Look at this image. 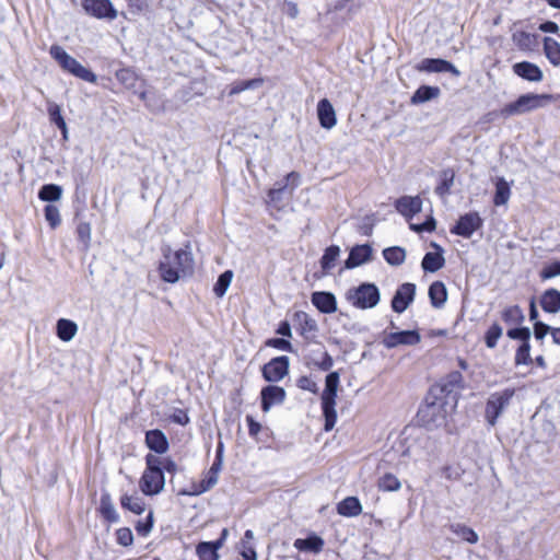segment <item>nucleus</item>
Segmentation results:
<instances>
[{
	"label": "nucleus",
	"instance_id": "79ce46f5",
	"mask_svg": "<svg viewBox=\"0 0 560 560\" xmlns=\"http://www.w3.org/2000/svg\"><path fill=\"white\" fill-rule=\"evenodd\" d=\"M264 82H265L264 78H254V79H249V80L234 82L233 84H231L229 95L233 96V95L240 94L246 90L257 89V88L261 86L264 84Z\"/></svg>",
	"mask_w": 560,
	"mask_h": 560
},
{
	"label": "nucleus",
	"instance_id": "4d7b16f0",
	"mask_svg": "<svg viewBox=\"0 0 560 560\" xmlns=\"http://www.w3.org/2000/svg\"><path fill=\"white\" fill-rule=\"evenodd\" d=\"M45 219L51 229H56L61 223L59 209L54 205H47L44 208Z\"/></svg>",
	"mask_w": 560,
	"mask_h": 560
},
{
	"label": "nucleus",
	"instance_id": "4be33fe9",
	"mask_svg": "<svg viewBox=\"0 0 560 560\" xmlns=\"http://www.w3.org/2000/svg\"><path fill=\"white\" fill-rule=\"evenodd\" d=\"M218 474L209 469L199 482H192L189 488L179 491L183 495H199L210 490L218 482Z\"/></svg>",
	"mask_w": 560,
	"mask_h": 560
},
{
	"label": "nucleus",
	"instance_id": "c756f323",
	"mask_svg": "<svg viewBox=\"0 0 560 560\" xmlns=\"http://www.w3.org/2000/svg\"><path fill=\"white\" fill-rule=\"evenodd\" d=\"M337 513L345 517H354L362 513V505L357 497H347L337 504Z\"/></svg>",
	"mask_w": 560,
	"mask_h": 560
},
{
	"label": "nucleus",
	"instance_id": "de8ad7c7",
	"mask_svg": "<svg viewBox=\"0 0 560 560\" xmlns=\"http://www.w3.org/2000/svg\"><path fill=\"white\" fill-rule=\"evenodd\" d=\"M232 279H233L232 270H225L224 272H222L219 276V278L213 287V292H214L215 296L222 298L226 293V291L232 282Z\"/></svg>",
	"mask_w": 560,
	"mask_h": 560
},
{
	"label": "nucleus",
	"instance_id": "393cba45",
	"mask_svg": "<svg viewBox=\"0 0 560 560\" xmlns=\"http://www.w3.org/2000/svg\"><path fill=\"white\" fill-rule=\"evenodd\" d=\"M431 246L435 248L436 252L427 253L421 262L422 269L427 272H435L445 265L442 247L436 243H432Z\"/></svg>",
	"mask_w": 560,
	"mask_h": 560
},
{
	"label": "nucleus",
	"instance_id": "e433bc0d",
	"mask_svg": "<svg viewBox=\"0 0 560 560\" xmlns=\"http://www.w3.org/2000/svg\"><path fill=\"white\" fill-rule=\"evenodd\" d=\"M429 298L432 306L440 308L447 300L446 287L442 281H434L429 287Z\"/></svg>",
	"mask_w": 560,
	"mask_h": 560
},
{
	"label": "nucleus",
	"instance_id": "9d476101",
	"mask_svg": "<svg viewBox=\"0 0 560 560\" xmlns=\"http://www.w3.org/2000/svg\"><path fill=\"white\" fill-rule=\"evenodd\" d=\"M300 184V174L295 171L288 173L283 182H277L273 188L267 191L266 203L273 208L279 209V205L282 201V194L290 187L291 191L295 189Z\"/></svg>",
	"mask_w": 560,
	"mask_h": 560
},
{
	"label": "nucleus",
	"instance_id": "a878e982",
	"mask_svg": "<svg viewBox=\"0 0 560 560\" xmlns=\"http://www.w3.org/2000/svg\"><path fill=\"white\" fill-rule=\"evenodd\" d=\"M372 257V247L369 244L355 245L351 248L346 260L347 268H355L369 261Z\"/></svg>",
	"mask_w": 560,
	"mask_h": 560
},
{
	"label": "nucleus",
	"instance_id": "0eeeda50",
	"mask_svg": "<svg viewBox=\"0 0 560 560\" xmlns=\"http://www.w3.org/2000/svg\"><path fill=\"white\" fill-rule=\"evenodd\" d=\"M515 395V388H505L501 392L492 393L486 401L485 419L490 427L497 424L498 418L509 406Z\"/></svg>",
	"mask_w": 560,
	"mask_h": 560
},
{
	"label": "nucleus",
	"instance_id": "37998d69",
	"mask_svg": "<svg viewBox=\"0 0 560 560\" xmlns=\"http://www.w3.org/2000/svg\"><path fill=\"white\" fill-rule=\"evenodd\" d=\"M383 257L387 264L399 266L406 259V250L400 246L387 247L383 250Z\"/></svg>",
	"mask_w": 560,
	"mask_h": 560
},
{
	"label": "nucleus",
	"instance_id": "7c9ffc66",
	"mask_svg": "<svg viewBox=\"0 0 560 560\" xmlns=\"http://www.w3.org/2000/svg\"><path fill=\"white\" fill-rule=\"evenodd\" d=\"M222 546V540L201 541L196 547V553L199 560H219L218 550Z\"/></svg>",
	"mask_w": 560,
	"mask_h": 560
},
{
	"label": "nucleus",
	"instance_id": "b1692460",
	"mask_svg": "<svg viewBox=\"0 0 560 560\" xmlns=\"http://www.w3.org/2000/svg\"><path fill=\"white\" fill-rule=\"evenodd\" d=\"M313 305L324 314H331L337 311V301L332 293L318 291L312 294Z\"/></svg>",
	"mask_w": 560,
	"mask_h": 560
},
{
	"label": "nucleus",
	"instance_id": "69168bd1",
	"mask_svg": "<svg viewBox=\"0 0 560 560\" xmlns=\"http://www.w3.org/2000/svg\"><path fill=\"white\" fill-rule=\"evenodd\" d=\"M532 39H533V35L525 31H521V32L513 34L514 43L522 49L528 48L529 45L532 44Z\"/></svg>",
	"mask_w": 560,
	"mask_h": 560
},
{
	"label": "nucleus",
	"instance_id": "39448f33",
	"mask_svg": "<svg viewBox=\"0 0 560 560\" xmlns=\"http://www.w3.org/2000/svg\"><path fill=\"white\" fill-rule=\"evenodd\" d=\"M446 418L445 402L438 398L432 401H429V398H427L417 412L418 423L427 430L441 427L446 422Z\"/></svg>",
	"mask_w": 560,
	"mask_h": 560
},
{
	"label": "nucleus",
	"instance_id": "bf43d9fd",
	"mask_svg": "<svg viewBox=\"0 0 560 560\" xmlns=\"http://www.w3.org/2000/svg\"><path fill=\"white\" fill-rule=\"evenodd\" d=\"M409 229L417 233H422V232L431 233V232L435 231V229H436V220L432 215H429L427 218V220L421 224L409 223Z\"/></svg>",
	"mask_w": 560,
	"mask_h": 560
},
{
	"label": "nucleus",
	"instance_id": "f03ea898",
	"mask_svg": "<svg viewBox=\"0 0 560 560\" xmlns=\"http://www.w3.org/2000/svg\"><path fill=\"white\" fill-rule=\"evenodd\" d=\"M340 383V375L337 371L330 372L325 377V388L320 395V406L324 416V430L329 432L337 422L336 400Z\"/></svg>",
	"mask_w": 560,
	"mask_h": 560
},
{
	"label": "nucleus",
	"instance_id": "9b49d317",
	"mask_svg": "<svg viewBox=\"0 0 560 560\" xmlns=\"http://www.w3.org/2000/svg\"><path fill=\"white\" fill-rule=\"evenodd\" d=\"M421 341L418 330H401L393 332H384L382 345L387 349L399 346H416Z\"/></svg>",
	"mask_w": 560,
	"mask_h": 560
},
{
	"label": "nucleus",
	"instance_id": "603ef678",
	"mask_svg": "<svg viewBox=\"0 0 560 560\" xmlns=\"http://www.w3.org/2000/svg\"><path fill=\"white\" fill-rule=\"evenodd\" d=\"M533 362L530 358V343L523 342L518 346L514 355L515 365H528Z\"/></svg>",
	"mask_w": 560,
	"mask_h": 560
},
{
	"label": "nucleus",
	"instance_id": "412c9836",
	"mask_svg": "<svg viewBox=\"0 0 560 560\" xmlns=\"http://www.w3.org/2000/svg\"><path fill=\"white\" fill-rule=\"evenodd\" d=\"M97 513L100 517L107 524H114L119 521V514L115 509L109 492H102L100 498V504L97 506Z\"/></svg>",
	"mask_w": 560,
	"mask_h": 560
},
{
	"label": "nucleus",
	"instance_id": "2eb2a0df",
	"mask_svg": "<svg viewBox=\"0 0 560 560\" xmlns=\"http://www.w3.org/2000/svg\"><path fill=\"white\" fill-rule=\"evenodd\" d=\"M416 69L427 73L448 72L454 77L460 74L459 70L452 62L441 58H424L417 65Z\"/></svg>",
	"mask_w": 560,
	"mask_h": 560
},
{
	"label": "nucleus",
	"instance_id": "1a4fd4ad",
	"mask_svg": "<svg viewBox=\"0 0 560 560\" xmlns=\"http://www.w3.org/2000/svg\"><path fill=\"white\" fill-rule=\"evenodd\" d=\"M81 7L86 15L97 20L113 21L118 15L110 0H81Z\"/></svg>",
	"mask_w": 560,
	"mask_h": 560
},
{
	"label": "nucleus",
	"instance_id": "f257e3e1",
	"mask_svg": "<svg viewBox=\"0 0 560 560\" xmlns=\"http://www.w3.org/2000/svg\"><path fill=\"white\" fill-rule=\"evenodd\" d=\"M161 252L162 259L159 262L158 271L164 282L175 283L180 278L192 273L194 256L189 244L175 250L166 245L162 247Z\"/></svg>",
	"mask_w": 560,
	"mask_h": 560
},
{
	"label": "nucleus",
	"instance_id": "680f3d73",
	"mask_svg": "<svg viewBox=\"0 0 560 560\" xmlns=\"http://www.w3.org/2000/svg\"><path fill=\"white\" fill-rule=\"evenodd\" d=\"M560 276V261H555L544 267L539 277L542 281Z\"/></svg>",
	"mask_w": 560,
	"mask_h": 560
},
{
	"label": "nucleus",
	"instance_id": "20e7f679",
	"mask_svg": "<svg viewBox=\"0 0 560 560\" xmlns=\"http://www.w3.org/2000/svg\"><path fill=\"white\" fill-rule=\"evenodd\" d=\"M50 56L58 62L60 68L85 82L95 84L97 77L90 69L82 66L75 58L70 56L62 47L52 45L49 49Z\"/></svg>",
	"mask_w": 560,
	"mask_h": 560
},
{
	"label": "nucleus",
	"instance_id": "a19ab883",
	"mask_svg": "<svg viewBox=\"0 0 560 560\" xmlns=\"http://www.w3.org/2000/svg\"><path fill=\"white\" fill-rule=\"evenodd\" d=\"M376 486L381 492H396L401 488V482L394 474L386 472L377 479Z\"/></svg>",
	"mask_w": 560,
	"mask_h": 560
},
{
	"label": "nucleus",
	"instance_id": "864d4df0",
	"mask_svg": "<svg viewBox=\"0 0 560 560\" xmlns=\"http://www.w3.org/2000/svg\"><path fill=\"white\" fill-rule=\"evenodd\" d=\"M295 385L299 389L317 395L319 393L318 385L312 375H301L296 378Z\"/></svg>",
	"mask_w": 560,
	"mask_h": 560
},
{
	"label": "nucleus",
	"instance_id": "423d86ee",
	"mask_svg": "<svg viewBox=\"0 0 560 560\" xmlns=\"http://www.w3.org/2000/svg\"><path fill=\"white\" fill-rule=\"evenodd\" d=\"M346 299L353 307L368 310L376 306L381 296L378 288L374 283L364 282L349 289Z\"/></svg>",
	"mask_w": 560,
	"mask_h": 560
},
{
	"label": "nucleus",
	"instance_id": "4c0bfd02",
	"mask_svg": "<svg viewBox=\"0 0 560 560\" xmlns=\"http://www.w3.org/2000/svg\"><path fill=\"white\" fill-rule=\"evenodd\" d=\"M78 331V325L67 318H60L57 320L56 332L60 340L68 342L70 341Z\"/></svg>",
	"mask_w": 560,
	"mask_h": 560
},
{
	"label": "nucleus",
	"instance_id": "f704fd0d",
	"mask_svg": "<svg viewBox=\"0 0 560 560\" xmlns=\"http://www.w3.org/2000/svg\"><path fill=\"white\" fill-rule=\"evenodd\" d=\"M293 320L298 325V330L301 336L313 334L317 329V324L306 312L296 311L293 315Z\"/></svg>",
	"mask_w": 560,
	"mask_h": 560
},
{
	"label": "nucleus",
	"instance_id": "8fccbe9b",
	"mask_svg": "<svg viewBox=\"0 0 560 560\" xmlns=\"http://www.w3.org/2000/svg\"><path fill=\"white\" fill-rule=\"evenodd\" d=\"M340 249L337 245L327 247L320 258V266L324 270H330L339 256Z\"/></svg>",
	"mask_w": 560,
	"mask_h": 560
},
{
	"label": "nucleus",
	"instance_id": "338daca9",
	"mask_svg": "<svg viewBox=\"0 0 560 560\" xmlns=\"http://www.w3.org/2000/svg\"><path fill=\"white\" fill-rule=\"evenodd\" d=\"M223 450H224V446H223V443L220 441L217 445V450H215V457H214V460L210 467V469L212 471H214L215 474L219 475L221 468H222V463H223Z\"/></svg>",
	"mask_w": 560,
	"mask_h": 560
},
{
	"label": "nucleus",
	"instance_id": "6e6d98bb",
	"mask_svg": "<svg viewBox=\"0 0 560 560\" xmlns=\"http://www.w3.org/2000/svg\"><path fill=\"white\" fill-rule=\"evenodd\" d=\"M265 347L277 349L285 352H294V348L290 340L285 338H268L264 342Z\"/></svg>",
	"mask_w": 560,
	"mask_h": 560
},
{
	"label": "nucleus",
	"instance_id": "c85d7f7f",
	"mask_svg": "<svg viewBox=\"0 0 560 560\" xmlns=\"http://www.w3.org/2000/svg\"><path fill=\"white\" fill-rule=\"evenodd\" d=\"M325 541L316 534H311L307 538H298L294 540V548L299 551L319 553L324 548Z\"/></svg>",
	"mask_w": 560,
	"mask_h": 560
},
{
	"label": "nucleus",
	"instance_id": "052dcab7",
	"mask_svg": "<svg viewBox=\"0 0 560 560\" xmlns=\"http://www.w3.org/2000/svg\"><path fill=\"white\" fill-rule=\"evenodd\" d=\"M75 233L78 240L84 245H89L91 242V224L89 222H80L77 225Z\"/></svg>",
	"mask_w": 560,
	"mask_h": 560
},
{
	"label": "nucleus",
	"instance_id": "6e6552de",
	"mask_svg": "<svg viewBox=\"0 0 560 560\" xmlns=\"http://www.w3.org/2000/svg\"><path fill=\"white\" fill-rule=\"evenodd\" d=\"M290 372V359L287 355L271 358L261 366L262 378L271 384L279 383Z\"/></svg>",
	"mask_w": 560,
	"mask_h": 560
},
{
	"label": "nucleus",
	"instance_id": "6ab92c4d",
	"mask_svg": "<svg viewBox=\"0 0 560 560\" xmlns=\"http://www.w3.org/2000/svg\"><path fill=\"white\" fill-rule=\"evenodd\" d=\"M512 70L517 77L530 82H539L544 78L541 69L530 61L516 62Z\"/></svg>",
	"mask_w": 560,
	"mask_h": 560
},
{
	"label": "nucleus",
	"instance_id": "cd10ccee",
	"mask_svg": "<svg viewBox=\"0 0 560 560\" xmlns=\"http://www.w3.org/2000/svg\"><path fill=\"white\" fill-rule=\"evenodd\" d=\"M539 303L546 313L556 314L560 312V291L555 288L545 290L540 295Z\"/></svg>",
	"mask_w": 560,
	"mask_h": 560
},
{
	"label": "nucleus",
	"instance_id": "aec40b11",
	"mask_svg": "<svg viewBox=\"0 0 560 560\" xmlns=\"http://www.w3.org/2000/svg\"><path fill=\"white\" fill-rule=\"evenodd\" d=\"M120 506L124 511L135 515H141L147 509L144 500L135 490L132 493L122 492L119 498Z\"/></svg>",
	"mask_w": 560,
	"mask_h": 560
},
{
	"label": "nucleus",
	"instance_id": "ddd939ff",
	"mask_svg": "<svg viewBox=\"0 0 560 560\" xmlns=\"http://www.w3.org/2000/svg\"><path fill=\"white\" fill-rule=\"evenodd\" d=\"M287 398V393L283 387L269 384L260 390V407L264 412H268L272 406L281 405Z\"/></svg>",
	"mask_w": 560,
	"mask_h": 560
},
{
	"label": "nucleus",
	"instance_id": "dca6fc26",
	"mask_svg": "<svg viewBox=\"0 0 560 560\" xmlns=\"http://www.w3.org/2000/svg\"><path fill=\"white\" fill-rule=\"evenodd\" d=\"M422 199L420 196H402L395 201V209L398 213L410 221L415 214L422 210Z\"/></svg>",
	"mask_w": 560,
	"mask_h": 560
},
{
	"label": "nucleus",
	"instance_id": "5fc2aeb1",
	"mask_svg": "<svg viewBox=\"0 0 560 560\" xmlns=\"http://www.w3.org/2000/svg\"><path fill=\"white\" fill-rule=\"evenodd\" d=\"M116 542L121 547H131L133 545V534L129 527H119L115 532Z\"/></svg>",
	"mask_w": 560,
	"mask_h": 560
},
{
	"label": "nucleus",
	"instance_id": "774afa93",
	"mask_svg": "<svg viewBox=\"0 0 560 560\" xmlns=\"http://www.w3.org/2000/svg\"><path fill=\"white\" fill-rule=\"evenodd\" d=\"M314 365L320 371H329L334 365L332 357L324 350L320 361L315 362Z\"/></svg>",
	"mask_w": 560,
	"mask_h": 560
},
{
	"label": "nucleus",
	"instance_id": "72a5a7b5",
	"mask_svg": "<svg viewBox=\"0 0 560 560\" xmlns=\"http://www.w3.org/2000/svg\"><path fill=\"white\" fill-rule=\"evenodd\" d=\"M522 103L524 104V107L526 112L535 110L539 107L545 106L547 103L552 101L551 94H534V93H527L520 95Z\"/></svg>",
	"mask_w": 560,
	"mask_h": 560
},
{
	"label": "nucleus",
	"instance_id": "a18cd8bd",
	"mask_svg": "<svg viewBox=\"0 0 560 560\" xmlns=\"http://www.w3.org/2000/svg\"><path fill=\"white\" fill-rule=\"evenodd\" d=\"M450 530L469 544H476L478 541L476 532L465 524H451Z\"/></svg>",
	"mask_w": 560,
	"mask_h": 560
},
{
	"label": "nucleus",
	"instance_id": "4468645a",
	"mask_svg": "<svg viewBox=\"0 0 560 560\" xmlns=\"http://www.w3.org/2000/svg\"><path fill=\"white\" fill-rule=\"evenodd\" d=\"M416 295V285L410 282L402 283L396 290L392 299V308L396 313H402L413 302Z\"/></svg>",
	"mask_w": 560,
	"mask_h": 560
},
{
	"label": "nucleus",
	"instance_id": "c03bdc74",
	"mask_svg": "<svg viewBox=\"0 0 560 560\" xmlns=\"http://www.w3.org/2000/svg\"><path fill=\"white\" fill-rule=\"evenodd\" d=\"M502 335H503L502 326L498 322L492 323L489 326V328L486 330L485 336H483V341H485V345L487 346V348H489V349L495 348L498 345V341L502 337Z\"/></svg>",
	"mask_w": 560,
	"mask_h": 560
},
{
	"label": "nucleus",
	"instance_id": "f3484780",
	"mask_svg": "<svg viewBox=\"0 0 560 560\" xmlns=\"http://www.w3.org/2000/svg\"><path fill=\"white\" fill-rule=\"evenodd\" d=\"M115 78L126 90L131 92L136 91L138 86L147 85V80L130 67L118 69L115 72Z\"/></svg>",
	"mask_w": 560,
	"mask_h": 560
},
{
	"label": "nucleus",
	"instance_id": "7ed1b4c3",
	"mask_svg": "<svg viewBox=\"0 0 560 560\" xmlns=\"http://www.w3.org/2000/svg\"><path fill=\"white\" fill-rule=\"evenodd\" d=\"M145 468L139 479L140 491L148 497H153L161 493L165 486V476L160 467L155 466L159 463L155 455L149 453L144 456Z\"/></svg>",
	"mask_w": 560,
	"mask_h": 560
},
{
	"label": "nucleus",
	"instance_id": "5701e85b",
	"mask_svg": "<svg viewBox=\"0 0 560 560\" xmlns=\"http://www.w3.org/2000/svg\"><path fill=\"white\" fill-rule=\"evenodd\" d=\"M317 117L320 127L331 129L337 124L336 112L328 98H322L317 103Z\"/></svg>",
	"mask_w": 560,
	"mask_h": 560
},
{
	"label": "nucleus",
	"instance_id": "09e8293b",
	"mask_svg": "<svg viewBox=\"0 0 560 560\" xmlns=\"http://www.w3.org/2000/svg\"><path fill=\"white\" fill-rule=\"evenodd\" d=\"M154 525V514L150 510L143 520H139L135 524V529L140 537H147L152 532Z\"/></svg>",
	"mask_w": 560,
	"mask_h": 560
},
{
	"label": "nucleus",
	"instance_id": "13d9d810",
	"mask_svg": "<svg viewBox=\"0 0 560 560\" xmlns=\"http://www.w3.org/2000/svg\"><path fill=\"white\" fill-rule=\"evenodd\" d=\"M506 336L513 340H521L523 342H528L530 339V330L528 327H514L508 329Z\"/></svg>",
	"mask_w": 560,
	"mask_h": 560
},
{
	"label": "nucleus",
	"instance_id": "e2e57ef3",
	"mask_svg": "<svg viewBox=\"0 0 560 560\" xmlns=\"http://www.w3.org/2000/svg\"><path fill=\"white\" fill-rule=\"evenodd\" d=\"M155 459L159 462L155 463V466L160 467L161 471H167L170 474L177 471V464L171 457H159L155 455Z\"/></svg>",
	"mask_w": 560,
	"mask_h": 560
},
{
	"label": "nucleus",
	"instance_id": "2f4dec72",
	"mask_svg": "<svg viewBox=\"0 0 560 560\" xmlns=\"http://www.w3.org/2000/svg\"><path fill=\"white\" fill-rule=\"evenodd\" d=\"M441 94L439 86L420 85L410 98L412 105H419L431 100L438 98Z\"/></svg>",
	"mask_w": 560,
	"mask_h": 560
},
{
	"label": "nucleus",
	"instance_id": "c9c22d12",
	"mask_svg": "<svg viewBox=\"0 0 560 560\" xmlns=\"http://www.w3.org/2000/svg\"><path fill=\"white\" fill-rule=\"evenodd\" d=\"M495 191L492 202L494 206H504L511 197V186L504 177H497L494 180Z\"/></svg>",
	"mask_w": 560,
	"mask_h": 560
},
{
	"label": "nucleus",
	"instance_id": "0e129e2a",
	"mask_svg": "<svg viewBox=\"0 0 560 560\" xmlns=\"http://www.w3.org/2000/svg\"><path fill=\"white\" fill-rule=\"evenodd\" d=\"M240 556L242 560H257V552L252 542L242 540Z\"/></svg>",
	"mask_w": 560,
	"mask_h": 560
},
{
	"label": "nucleus",
	"instance_id": "58836bf2",
	"mask_svg": "<svg viewBox=\"0 0 560 560\" xmlns=\"http://www.w3.org/2000/svg\"><path fill=\"white\" fill-rule=\"evenodd\" d=\"M501 319L506 325L518 326L524 322L525 316L523 310L518 305H510L501 312Z\"/></svg>",
	"mask_w": 560,
	"mask_h": 560
},
{
	"label": "nucleus",
	"instance_id": "f8f14e48",
	"mask_svg": "<svg viewBox=\"0 0 560 560\" xmlns=\"http://www.w3.org/2000/svg\"><path fill=\"white\" fill-rule=\"evenodd\" d=\"M482 226V219L478 212H469L460 215L456 224L451 228V233L454 235L469 238L474 232Z\"/></svg>",
	"mask_w": 560,
	"mask_h": 560
},
{
	"label": "nucleus",
	"instance_id": "3c124183",
	"mask_svg": "<svg viewBox=\"0 0 560 560\" xmlns=\"http://www.w3.org/2000/svg\"><path fill=\"white\" fill-rule=\"evenodd\" d=\"M525 113L527 112L520 96L514 102L505 104L499 112V114L504 118Z\"/></svg>",
	"mask_w": 560,
	"mask_h": 560
},
{
	"label": "nucleus",
	"instance_id": "ea45409f",
	"mask_svg": "<svg viewBox=\"0 0 560 560\" xmlns=\"http://www.w3.org/2000/svg\"><path fill=\"white\" fill-rule=\"evenodd\" d=\"M47 112H48L49 120L58 127V129L62 133V138L67 139L68 138V128H67V124L61 115L60 106L56 103H48Z\"/></svg>",
	"mask_w": 560,
	"mask_h": 560
},
{
	"label": "nucleus",
	"instance_id": "49530a36",
	"mask_svg": "<svg viewBox=\"0 0 560 560\" xmlns=\"http://www.w3.org/2000/svg\"><path fill=\"white\" fill-rule=\"evenodd\" d=\"M62 189L56 184H46L38 191V198L43 201H57L60 199Z\"/></svg>",
	"mask_w": 560,
	"mask_h": 560
},
{
	"label": "nucleus",
	"instance_id": "473e14b6",
	"mask_svg": "<svg viewBox=\"0 0 560 560\" xmlns=\"http://www.w3.org/2000/svg\"><path fill=\"white\" fill-rule=\"evenodd\" d=\"M542 50L550 65L560 66V43L557 39L549 36L544 37Z\"/></svg>",
	"mask_w": 560,
	"mask_h": 560
},
{
	"label": "nucleus",
	"instance_id": "bb28decb",
	"mask_svg": "<svg viewBox=\"0 0 560 560\" xmlns=\"http://www.w3.org/2000/svg\"><path fill=\"white\" fill-rule=\"evenodd\" d=\"M456 173L454 168L447 167L439 173L438 184L434 188L435 195L445 198L451 195V189L454 185Z\"/></svg>",
	"mask_w": 560,
	"mask_h": 560
},
{
	"label": "nucleus",
	"instance_id": "a211bd4d",
	"mask_svg": "<svg viewBox=\"0 0 560 560\" xmlns=\"http://www.w3.org/2000/svg\"><path fill=\"white\" fill-rule=\"evenodd\" d=\"M144 442L147 447L155 454H165L170 448L166 435L159 429L147 431Z\"/></svg>",
	"mask_w": 560,
	"mask_h": 560
}]
</instances>
